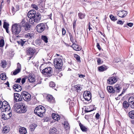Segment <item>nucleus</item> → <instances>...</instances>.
<instances>
[{"label":"nucleus","mask_w":134,"mask_h":134,"mask_svg":"<svg viewBox=\"0 0 134 134\" xmlns=\"http://www.w3.org/2000/svg\"><path fill=\"white\" fill-rule=\"evenodd\" d=\"M45 111V108L42 105H39L36 107L34 111V113L40 117L43 116V114Z\"/></svg>","instance_id":"nucleus-1"},{"label":"nucleus","mask_w":134,"mask_h":134,"mask_svg":"<svg viewBox=\"0 0 134 134\" xmlns=\"http://www.w3.org/2000/svg\"><path fill=\"white\" fill-rule=\"evenodd\" d=\"M15 106L16 107L17 112L19 113H25L27 111L26 107L24 103H21L20 104H16Z\"/></svg>","instance_id":"nucleus-2"},{"label":"nucleus","mask_w":134,"mask_h":134,"mask_svg":"<svg viewBox=\"0 0 134 134\" xmlns=\"http://www.w3.org/2000/svg\"><path fill=\"white\" fill-rule=\"evenodd\" d=\"M61 58H57L54 60V65L55 67L57 69H60L63 66V58L62 56H61Z\"/></svg>","instance_id":"nucleus-3"},{"label":"nucleus","mask_w":134,"mask_h":134,"mask_svg":"<svg viewBox=\"0 0 134 134\" xmlns=\"http://www.w3.org/2000/svg\"><path fill=\"white\" fill-rule=\"evenodd\" d=\"M41 17L40 13H37L34 18L29 19V22L30 23L33 25H35L41 20Z\"/></svg>","instance_id":"nucleus-4"},{"label":"nucleus","mask_w":134,"mask_h":134,"mask_svg":"<svg viewBox=\"0 0 134 134\" xmlns=\"http://www.w3.org/2000/svg\"><path fill=\"white\" fill-rule=\"evenodd\" d=\"M11 30L12 33L14 35L18 34L21 31V28L19 26L16 24L12 25Z\"/></svg>","instance_id":"nucleus-5"},{"label":"nucleus","mask_w":134,"mask_h":134,"mask_svg":"<svg viewBox=\"0 0 134 134\" xmlns=\"http://www.w3.org/2000/svg\"><path fill=\"white\" fill-rule=\"evenodd\" d=\"M42 72L47 77H49L52 74L53 70L51 67H47L42 70Z\"/></svg>","instance_id":"nucleus-6"},{"label":"nucleus","mask_w":134,"mask_h":134,"mask_svg":"<svg viewBox=\"0 0 134 134\" xmlns=\"http://www.w3.org/2000/svg\"><path fill=\"white\" fill-rule=\"evenodd\" d=\"M21 96L23 99L25 101H29L31 99L30 94L26 91H23L21 93Z\"/></svg>","instance_id":"nucleus-7"},{"label":"nucleus","mask_w":134,"mask_h":134,"mask_svg":"<svg viewBox=\"0 0 134 134\" xmlns=\"http://www.w3.org/2000/svg\"><path fill=\"white\" fill-rule=\"evenodd\" d=\"M2 108L3 109V111H7L8 112V111H11L10 105L6 101H4L3 102Z\"/></svg>","instance_id":"nucleus-8"},{"label":"nucleus","mask_w":134,"mask_h":134,"mask_svg":"<svg viewBox=\"0 0 134 134\" xmlns=\"http://www.w3.org/2000/svg\"><path fill=\"white\" fill-rule=\"evenodd\" d=\"M45 26L43 23H40L36 26V29L38 32L41 33L45 29Z\"/></svg>","instance_id":"nucleus-9"},{"label":"nucleus","mask_w":134,"mask_h":134,"mask_svg":"<svg viewBox=\"0 0 134 134\" xmlns=\"http://www.w3.org/2000/svg\"><path fill=\"white\" fill-rule=\"evenodd\" d=\"M83 96L84 98L86 100H90L91 98V94L89 91H85L84 92Z\"/></svg>","instance_id":"nucleus-10"},{"label":"nucleus","mask_w":134,"mask_h":134,"mask_svg":"<svg viewBox=\"0 0 134 134\" xmlns=\"http://www.w3.org/2000/svg\"><path fill=\"white\" fill-rule=\"evenodd\" d=\"M35 33L34 32L32 31L29 33H27L24 35V37L26 38L29 39L34 38L35 37Z\"/></svg>","instance_id":"nucleus-11"},{"label":"nucleus","mask_w":134,"mask_h":134,"mask_svg":"<svg viewBox=\"0 0 134 134\" xmlns=\"http://www.w3.org/2000/svg\"><path fill=\"white\" fill-rule=\"evenodd\" d=\"M8 112L4 113L2 116V118L4 120H8L12 116L11 111H8Z\"/></svg>","instance_id":"nucleus-12"},{"label":"nucleus","mask_w":134,"mask_h":134,"mask_svg":"<svg viewBox=\"0 0 134 134\" xmlns=\"http://www.w3.org/2000/svg\"><path fill=\"white\" fill-rule=\"evenodd\" d=\"M14 100L16 102L21 101L22 100L21 95L18 93H14Z\"/></svg>","instance_id":"nucleus-13"},{"label":"nucleus","mask_w":134,"mask_h":134,"mask_svg":"<svg viewBox=\"0 0 134 134\" xmlns=\"http://www.w3.org/2000/svg\"><path fill=\"white\" fill-rule=\"evenodd\" d=\"M127 14V13L126 11L123 10L118 12L117 14L119 17L123 18Z\"/></svg>","instance_id":"nucleus-14"},{"label":"nucleus","mask_w":134,"mask_h":134,"mask_svg":"<svg viewBox=\"0 0 134 134\" xmlns=\"http://www.w3.org/2000/svg\"><path fill=\"white\" fill-rule=\"evenodd\" d=\"M36 14V12L34 10H31L28 12L27 16L29 19H31L34 18Z\"/></svg>","instance_id":"nucleus-15"},{"label":"nucleus","mask_w":134,"mask_h":134,"mask_svg":"<svg viewBox=\"0 0 134 134\" xmlns=\"http://www.w3.org/2000/svg\"><path fill=\"white\" fill-rule=\"evenodd\" d=\"M117 81L116 78L113 77L110 78L107 80V82L110 84H112L115 83Z\"/></svg>","instance_id":"nucleus-16"},{"label":"nucleus","mask_w":134,"mask_h":134,"mask_svg":"<svg viewBox=\"0 0 134 134\" xmlns=\"http://www.w3.org/2000/svg\"><path fill=\"white\" fill-rule=\"evenodd\" d=\"M27 79H28L27 82L30 83H34L35 81V79L33 75H29L27 76Z\"/></svg>","instance_id":"nucleus-17"},{"label":"nucleus","mask_w":134,"mask_h":134,"mask_svg":"<svg viewBox=\"0 0 134 134\" xmlns=\"http://www.w3.org/2000/svg\"><path fill=\"white\" fill-rule=\"evenodd\" d=\"M13 87L16 91L18 92L20 91L22 89V87L20 85L17 84L14 85Z\"/></svg>","instance_id":"nucleus-18"},{"label":"nucleus","mask_w":134,"mask_h":134,"mask_svg":"<svg viewBox=\"0 0 134 134\" xmlns=\"http://www.w3.org/2000/svg\"><path fill=\"white\" fill-rule=\"evenodd\" d=\"M17 67V69L13 72V74L14 75H15L18 73H19L21 69V65L19 63H18Z\"/></svg>","instance_id":"nucleus-19"},{"label":"nucleus","mask_w":134,"mask_h":134,"mask_svg":"<svg viewBox=\"0 0 134 134\" xmlns=\"http://www.w3.org/2000/svg\"><path fill=\"white\" fill-rule=\"evenodd\" d=\"M47 99L48 101L51 103L55 102V101L54 98L51 95L48 94L47 95Z\"/></svg>","instance_id":"nucleus-20"},{"label":"nucleus","mask_w":134,"mask_h":134,"mask_svg":"<svg viewBox=\"0 0 134 134\" xmlns=\"http://www.w3.org/2000/svg\"><path fill=\"white\" fill-rule=\"evenodd\" d=\"M71 47L74 50L76 51H80L81 49V47L80 46L75 44H73L71 46Z\"/></svg>","instance_id":"nucleus-21"},{"label":"nucleus","mask_w":134,"mask_h":134,"mask_svg":"<svg viewBox=\"0 0 134 134\" xmlns=\"http://www.w3.org/2000/svg\"><path fill=\"white\" fill-rule=\"evenodd\" d=\"M79 125L81 130L83 132H86L88 130V129L81 123L79 124Z\"/></svg>","instance_id":"nucleus-22"},{"label":"nucleus","mask_w":134,"mask_h":134,"mask_svg":"<svg viewBox=\"0 0 134 134\" xmlns=\"http://www.w3.org/2000/svg\"><path fill=\"white\" fill-rule=\"evenodd\" d=\"M27 51V53L31 55L34 54L35 51V49L31 47L29 48Z\"/></svg>","instance_id":"nucleus-23"},{"label":"nucleus","mask_w":134,"mask_h":134,"mask_svg":"<svg viewBox=\"0 0 134 134\" xmlns=\"http://www.w3.org/2000/svg\"><path fill=\"white\" fill-rule=\"evenodd\" d=\"M94 110V107L93 105H90V107L85 108V111L86 112H89L93 111Z\"/></svg>","instance_id":"nucleus-24"},{"label":"nucleus","mask_w":134,"mask_h":134,"mask_svg":"<svg viewBox=\"0 0 134 134\" xmlns=\"http://www.w3.org/2000/svg\"><path fill=\"white\" fill-rule=\"evenodd\" d=\"M121 89V87L119 85H115L114 86V92H116L118 93L120 91Z\"/></svg>","instance_id":"nucleus-25"},{"label":"nucleus","mask_w":134,"mask_h":134,"mask_svg":"<svg viewBox=\"0 0 134 134\" xmlns=\"http://www.w3.org/2000/svg\"><path fill=\"white\" fill-rule=\"evenodd\" d=\"M57 132V129L54 127H52L49 130V133L50 134H56Z\"/></svg>","instance_id":"nucleus-26"},{"label":"nucleus","mask_w":134,"mask_h":134,"mask_svg":"<svg viewBox=\"0 0 134 134\" xmlns=\"http://www.w3.org/2000/svg\"><path fill=\"white\" fill-rule=\"evenodd\" d=\"M52 117L54 120L57 121L59 120L60 118V116L59 115L54 113L52 114Z\"/></svg>","instance_id":"nucleus-27"},{"label":"nucleus","mask_w":134,"mask_h":134,"mask_svg":"<svg viewBox=\"0 0 134 134\" xmlns=\"http://www.w3.org/2000/svg\"><path fill=\"white\" fill-rule=\"evenodd\" d=\"M19 131L20 134H26L27 131L25 128L21 127L19 129Z\"/></svg>","instance_id":"nucleus-28"},{"label":"nucleus","mask_w":134,"mask_h":134,"mask_svg":"<svg viewBox=\"0 0 134 134\" xmlns=\"http://www.w3.org/2000/svg\"><path fill=\"white\" fill-rule=\"evenodd\" d=\"M10 130V128L7 126H5L3 127V132L4 133H7Z\"/></svg>","instance_id":"nucleus-29"},{"label":"nucleus","mask_w":134,"mask_h":134,"mask_svg":"<svg viewBox=\"0 0 134 134\" xmlns=\"http://www.w3.org/2000/svg\"><path fill=\"white\" fill-rule=\"evenodd\" d=\"M107 89L109 92L112 93H114V89L113 88L112 86H108L107 87Z\"/></svg>","instance_id":"nucleus-30"},{"label":"nucleus","mask_w":134,"mask_h":134,"mask_svg":"<svg viewBox=\"0 0 134 134\" xmlns=\"http://www.w3.org/2000/svg\"><path fill=\"white\" fill-rule=\"evenodd\" d=\"M64 127L66 130L69 129L70 127L68 121H65L64 123Z\"/></svg>","instance_id":"nucleus-31"},{"label":"nucleus","mask_w":134,"mask_h":134,"mask_svg":"<svg viewBox=\"0 0 134 134\" xmlns=\"http://www.w3.org/2000/svg\"><path fill=\"white\" fill-rule=\"evenodd\" d=\"M27 23L25 22V21L24 19H23L21 22L19 23V26L21 27H24Z\"/></svg>","instance_id":"nucleus-32"},{"label":"nucleus","mask_w":134,"mask_h":134,"mask_svg":"<svg viewBox=\"0 0 134 134\" xmlns=\"http://www.w3.org/2000/svg\"><path fill=\"white\" fill-rule=\"evenodd\" d=\"M36 126L37 125L33 123L30 126V129L31 131H34Z\"/></svg>","instance_id":"nucleus-33"},{"label":"nucleus","mask_w":134,"mask_h":134,"mask_svg":"<svg viewBox=\"0 0 134 134\" xmlns=\"http://www.w3.org/2000/svg\"><path fill=\"white\" fill-rule=\"evenodd\" d=\"M129 116L130 118L133 119L134 118V111H132L129 112Z\"/></svg>","instance_id":"nucleus-34"},{"label":"nucleus","mask_w":134,"mask_h":134,"mask_svg":"<svg viewBox=\"0 0 134 134\" xmlns=\"http://www.w3.org/2000/svg\"><path fill=\"white\" fill-rule=\"evenodd\" d=\"M1 66L3 68H5L7 65V63L6 61L5 60H2L1 64Z\"/></svg>","instance_id":"nucleus-35"},{"label":"nucleus","mask_w":134,"mask_h":134,"mask_svg":"<svg viewBox=\"0 0 134 134\" xmlns=\"http://www.w3.org/2000/svg\"><path fill=\"white\" fill-rule=\"evenodd\" d=\"M41 39L46 43L48 42V38L45 36L42 35L41 37Z\"/></svg>","instance_id":"nucleus-36"},{"label":"nucleus","mask_w":134,"mask_h":134,"mask_svg":"<svg viewBox=\"0 0 134 134\" xmlns=\"http://www.w3.org/2000/svg\"><path fill=\"white\" fill-rule=\"evenodd\" d=\"M24 27L25 31H27L30 30V26L29 24L27 23L26 25Z\"/></svg>","instance_id":"nucleus-37"},{"label":"nucleus","mask_w":134,"mask_h":134,"mask_svg":"<svg viewBox=\"0 0 134 134\" xmlns=\"http://www.w3.org/2000/svg\"><path fill=\"white\" fill-rule=\"evenodd\" d=\"M1 79L3 80H5L6 79V77L5 75L3 73L1 74L0 75Z\"/></svg>","instance_id":"nucleus-38"},{"label":"nucleus","mask_w":134,"mask_h":134,"mask_svg":"<svg viewBox=\"0 0 134 134\" xmlns=\"http://www.w3.org/2000/svg\"><path fill=\"white\" fill-rule=\"evenodd\" d=\"M123 106L125 108H126L129 107V103L126 101H124L123 103Z\"/></svg>","instance_id":"nucleus-39"},{"label":"nucleus","mask_w":134,"mask_h":134,"mask_svg":"<svg viewBox=\"0 0 134 134\" xmlns=\"http://www.w3.org/2000/svg\"><path fill=\"white\" fill-rule=\"evenodd\" d=\"M41 41L40 40H35V45L36 46H40L41 44Z\"/></svg>","instance_id":"nucleus-40"},{"label":"nucleus","mask_w":134,"mask_h":134,"mask_svg":"<svg viewBox=\"0 0 134 134\" xmlns=\"http://www.w3.org/2000/svg\"><path fill=\"white\" fill-rule=\"evenodd\" d=\"M9 24L6 22H4L3 23V27L4 29H7L9 28Z\"/></svg>","instance_id":"nucleus-41"},{"label":"nucleus","mask_w":134,"mask_h":134,"mask_svg":"<svg viewBox=\"0 0 134 134\" xmlns=\"http://www.w3.org/2000/svg\"><path fill=\"white\" fill-rule=\"evenodd\" d=\"M85 15L84 14L79 13H78V16L81 19H83L85 16Z\"/></svg>","instance_id":"nucleus-42"},{"label":"nucleus","mask_w":134,"mask_h":134,"mask_svg":"<svg viewBox=\"0 0 134 134\" xmlns=\"http://www.w3.org/2000/svg\"><path fill=\"white\" fill-rule=\"evenodd\" d=\"M74 87L77 91H80L81 90V87L80 85H77L75 86Z\"/></svg>","instance_id":"nucleus-43"},{"label":"nucleus","mask_w":134,"mask_h":134,"mask_svg":"<svg viewBox=\"0 0 134 134\" xmlns=\"http://www.w3.org/2000/svg\"><path fill=\"white\" fill-rule=\"evenodd\" d=\"M128 102L129 104L134 102V97H130L128 100Z\"/></svg>","instance_id":"nucleus-44"},{"label":"nucleus","mask_w":134,"mask_h":134,"mask_svg":"<svg viewBox=\"0 0 134 134\" xmlns=\"http://www.w3.org/2000/svg\"><path fill=\"white\" fill-rule=\"evenodd\" d=\"M4 44V40L3 39H1L0 40V47H3Z\"/></svg>","instance_id":"nucleus-45"},{"label":"nucleus","mask_w":134,"mask_h":134,"mask_svg":"<svg viewBox=\"0 0 134 134\" xmlns=\"http://www.w3.org/2000/svg\"><path fill=\"white\" fill-rule=\"evenodd\" d=\"M110 17L111 19L114 21H115L117 20L118 19L116 17H115L113 15H111L110 16Z\"/></svg>","instance_id":"nucleus-46"},{"label":"nucleus","mask_w":134,"mask_h":134,"mask_svg":"<svg viewBox=\"0 0 134 134\" xmlns=\"http://www.w3.org/2000/svg\"><path fill=\"white\" fill-rule=\"evenodd\" d=\"M74 57L76 59V60L77 61L79 62H80L81 61L80 58L79 56L76 54H75L74 55Z\"/></svg>","instance_id":"nucleus-47"},{"label":"nucleus","mask_w":134,"mask_h":134,"mask_svg":"<svg viewBox=\"0 0 134 134\" xmlns=\"http://www.w3.org/2000/svg\"><path fill=\"white\" fill-rule=\"evenodd\" d=\"M98 70L102 72L106 70L103 66H101L99 68Z\"/></svg>","instance_id":"nucleus-48"},{"label":"nucleus","mask_w":134,"mask_h":134,"mask_svg":"<svg viewBox=\"0 0 134 134\" xmlns=\"http://www.w3.org/2000/svg\"><path fill=\"white\" fill-rule=\"evenodd\" d=\"M70 41L72 43L74 42V40L72 35L70 33H69Z\"/></svg>","instance_id":"nucleus-49"},{"label":"nucleus","mask_w":134,"mask_h":134,"mask_svg":"<svg viewBox=\"0 0 134 134\" xmlns=\"http://www.w3.org/2000/svg\"><path fill=\"white\" fill-rule=\"evenodd\" d=\"M31 7L32 8L35 9L36 10H37L38 9V7L37 5H36L34 4H32L31 5Z\"/></svg>","instance_id":"nucleus-50"},{"label":"nucleus","mask_w":134,"mask_h":134,"mask_svg":"<svg viewBox=\"0 0 134 134\" xmlns=\"http://www.w3.org/2000/svg\"><path fill=\"white\" fill-rule=\"evenodd\" d=\"M49 86L51 87H54L55 86V83L53 82H50Z\"/></svg>","instance_id":"nucleus-51"},{"label":"nucleus","mask_w":134,"mask_h":134,"mask_svg":"<svg viewBox=\"0 0 134 134\" xmlns=\"http://www.w3.org/2000/svg\"><path fill=\"white\" fill-rule=\"evenodd\" d=\"M26 79H27V76L22 78L21 81V82L22 84H23L25 82V80Z\"/></svg>","instance_id":"nucleus-52"},{"label":"nucleus","mask_w":134,"mask_h":134,"mask_svg":"<svg viewBox=\"0 0 134 134\" xmlns=\"http://www.w3.org/2000/svg\"><path fill=\"white\" fill-rule=\"evenodd\" d=\"M25 42L21 41L19 42V44H20L21 46H23L25 44Z\"/></svg>","instance_id":"nucleus-53"},{"label":"nucleus","mask_w":134,"mask_h":134,"mask_svg":"<svg viewBox=\"0 0 134 134\" xmlns=\"http://www.w3.org/2000/svg\"><path fill=\"white\" fill-rule=\"evenodd\" d=\"M129 105L131 108L134 109V102L129 104Z\"/></svg>","instance_id":"nucleus-54"},{"label":"nucleus","mask_w":134,"mask_h":134,"mask_svg":"<svg viewBox=\"0 0 134 134\" xmlns=\"http://www.w3.org/2000/svg\"><path fill=\"white\" fill-rule=\"evenodd\" d=\"M78 75H79V77L80 78H84L85 77V76L84 75L79 74H78Z\"/></svg>","instance_id":"nucleus-55"},{"label":"nucleus","mask_w":134,"mask_h":134,"mask_svg":"<svg viewBox=\"0 0 134 134\" xmlns=\"http://www.w3.org/2000/svg\"><path fill=\"white\" fill-rule=\"evenodd\" d=\"M117 23L119 24L122 25L124 24V22L121 20H118L117 22Z\"/></svg>","instance_id":"nucleus-56"},{"label":"nucleus","mask_w":134,"mask_h":134,"mask_svg":"<svg viewBox=\"0 0 134 134\" xmlns=\"http://www.w3.org/2000/svg\"><path fill=\"white\" fill-rule=\"evenodd\" d=\"M127 25L130 27H132L133 25V24L132 23H127Z\"/></svg>","instance_id":"nucleus-57"},{"label":"nucleus","mask_w":134,"mask_h":134,"mask_svg":"<svg viewBox=\"0 0 134 134\" xmlns=\"http://www.w3.org/2000/svg\"><path fill=\"white\" fill-rule=\"evenodd\" d=\"M62 32L63 35H65L66 34L65 30L64 28L62 29Z\"/></svg>","instance_id":"nucleus-58"},{"label":"nucleus","mask_w":134,"mask_h":134,"mask_svg":"<svg viewBox=\"0 0 134 134\" xmlns=\"http://www.w3.org/2000/svg\"><path fill=\"white\" fill-rule=\"evenodd\" d=\"M97 62L99 64L102 63L101 59L100 58H98V59Z\"/></svg>","instance_id":"nucleus-59"},{"label":"nucleus","mask_w":134,"mask_h":134,"mask_svg":"<svg viewBox=\"0 0 134 134\" xmlns=\"http://www.w3.org/2000/svg\"><path fill=\"white\" fill-rule=\"evenodd\" d=\"M21 80V79L20 78H19L16 80V82L19 83L20 82V81Z\"/></svg>","instance_id":"nucleus-60"},{"label":"nucleus","mask_w":134,"mask_h":134,"mask_svg":"<svg viewBox=\"0 0 134 134\" xmlns=\"http://www.w3.org/2000/svg\"><path fill=\"white\" fill-rule=\"evenodd\" d=\"M97 48L99 49V50H100L101 49V48H100V45L98 43H97Z\"/></svg>","instance_id":"nucleus-61"},{"label":"nucleus","mask_w":134,"mask_h":134,"mask_svg":"<svg viewBox=\"0 0 134 134\" xmlns=\"http://www.w3.org/2000/svg\"><path fill=\"white\" fill-rule=\"evenodd\" d=\"M99 115L98 113H97L96 115V117L97 119H98L99 118Z\"/></svg>","instance_id":"nucleus-62"},{"label":"nucleus","mask_w":134,"mask_h":134,"mask_svg":"<svg viewBox=\"0 0 134 134\" xmlns=\"http://www.w3.org/2000/svg\"><path fill=\"white\" fill-rule=\"evenodd\" d=\"M126 89H125L124 88L123 90V91L122 92V93L121 94H120L119 95V96H121L122 94H123L124 93H125V91H126Z\"/></svg>","instance_id":"nucleus-63"},{"label":"nucleus","mask_w":134,"mask_h":134,"mask_svg":"<svg viewBox=\"0 0 134 134\" xmlns=\"http://www.w3.org/2000/svg\"><path fill=\"white\" fill-rule=\"evenodd\" d=\"M2 103L3 102L1 100H0V109H1L2 107Z\"/></svg>","instance_id":"nucleus-64"}]
</instances>
